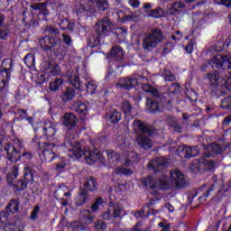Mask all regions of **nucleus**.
Returning <instances> with one entry per match:
<instances>
[{
	"label": "nucleus",
	"mask_w": 231,
	"mask_h": 231,
	"mask_svg": "<svg viewBox=\"0 0 231 231\" xmlns=\"http://www.w3.org/2000/svg\"><path fill=\"white\" fill-rule=\"evenodd\" d=\"M88 194L86 189H81L75 199V205L77 207H82L86 203V199H88Z\"/></svg>",
	"instance_id": "nucleus-32"
},
{
	"label": "nucleus",
	"mask_w": 231,
	"mask_h": 231,
	"mask_svg": "<svg viewBox=\"0 0 231 231\" xmlns=\"http://www.w3.org/2000/svg\"><path fill=\"white\" fill-rule=\"evenodd\" d=\"M148 17H152L153 19H160L165 15V12L162 7H157L156 9H150L146 11Z\"/></svg>",
	"instance_id": "nucleus-31"
},
{
	"label": "nucleus",
	"mask_w": 231,
	"mask_h": 231,
	"mask_svg": "<svg viewBox=\"0 0 231 231\" xmlns=\"http://www.w3.org/2000/svg\"><path fill=\"white\" fill-rule=\"evenodd\" d=\"M66 167H68V161H61L60 163L56 164V171L58 172H62Z\"/></svg>",
	"instance_id": "nucleus-58"
},
{
	"label": "nucleus",
	"mask_w": 231,
	"mask_h": 231,
	"mask_svg": "<svg viewBox=\"0 0 231 231\" xmlns=\"http://www.w3.org/2000/svg\"><path fill=\"white\" fill-rule=\"evenodd\" d=\"M45 33H49L51 36H45L40 40V46H42L43 51H51L54 55H59L60 51V31L54 25L49 24L43 30Z\"/></svg>",
	"instance_id": "nucleus-2"
},
{
	"label": "nucleus",
	"mask_w": 231,
	"mask_h": 231,
	"mask_svg": "<svg viewBox=\"0 0 231 231\" xmlns=\"http://www.w3.org/2000/svg\"><path fill=\"white\" fill-rule=\"evenodd\" d=\"M176 154L180 156V158H194L199 154V150L198 146L190 147L182 145L178 147Z\"/></svg>",
	"instance_id": "nucleus-14"
},
{
	"label": "nucleus",
	"mask_w": 231,
	"mask_h": 231,
	"mask_svg": "<svg viewBox=\"0 0 231 231\" xmlns=\"http://www.w3.org/2000/svg\"><path fill=\"white\" fill-rule=\"evenodd\" d=\"M111 14L113 15V12L109 11L107 13V16L103 17L101 20H99L94 26L96 33L97 35V38L93 37L90 39V41H93L90 42V47L95 48V46H98L100 44V38L102 35H106L108 33L109 30H111V26L113 24V22L111 21Z\"/></svg>",
	"instance_id": "nucleus-3"
},
{
	"label": "nucleus",
	"mask_w": 231,
	"mask_h": 231,
	"mask_svg": "<svg viewBox=\"0 0 231 231\" xmlns=\"http://www.w3.org/2000/svg\"><path fill=\"white\" fill-rule=\"evenodd\" d=\"M5 212L7 216H10V214H17V212H19V200L13 199L5 208Z\"/></svg>",
	"instance_id": "nucleus-29"
},
{
	"label": "nucleus",
	"mask_w": 231,
	"mask_h": 231,
	"mask_svg": "<svg viewBox=\"0 0 231 231\" xmlns=\"http://www.w3.org/2000/svg\"><path fill=\"white\" fill-rule=\"evenodd\" d=\"M110 55L117 62H122L124 60V51L120 46H114L110 51Z\"/></svg>",
	"instance_id": "nucleus-28"
},
{
	"label": "nucleus",
	"mask_w": 231,
	"mask_h": 231,
	"mask_svg": "<svg viewBox=\"0 0 231 231\" xmlns=\"http://www.w3.org/2000/svg\"><path fill=\"white\" fill-rule=\"evenodd\" d=\"M2 68L5 71H14V61L12 59H5L2 61Z\"/></svg>",
	"instance_id": "nucleus-43"
},
{
	"label": "nucleus",
	"mask_w": 231,
	"mask_h": 231,
	"mask_svg": "<svg viewBox=\"0 0 231 231\" xmlns=\"http://www.w3.org/2000/svg\"><path fill=\"white\" fill-rule=\"evenodd\" d=\"M215 3H217V5H224V6L227 8L231 5V0H215Z\"/></svg>",
	"instance_id": "nucleus-63"
},
{
	"label": "nucleus",
	"mask_w": 231,
	"mask_h": 231,
	"mask_svg": "<svg viewBox=\"0 0 231 231\" xmlns=\"http://www.w3.org/2000/svg\"><path fill=\"white\" fill-rule=\"evenodd\" d=\"M105 118L108 124H118L122 120V114L118 110L113 108L110 112L106 113Z\"/></svg>",
	"instance_id": "nucleus-21"
},
{
	"label": "nucleus",
	"mask_w": 231,
	"mask_h": 231,
	"mask_svg": "<svg viewBox=\"0 0 231 231\" xmlns=\"http://www.w3.org/2000/svg\"><path fill=\"white\" fill-rule=\"evenodd\" d=\"M23 60L28 68H33V66H35V54L33 53L27 54L24 57Z\"/></svg>",
	"instance_id": "nucleus-42"
},
{
	"label": "nucleus",
	"mask_w": 231,
	"mask_h": 231,
	"mask_svg": "<svg viewBox=\"0 0 231 231\" xmlns=\"http://www.w3.org/2000/svg\"><path fill=\"white\" fill-rule=\"evenodd\" d=\"M195 44L196 42H194V41L189 42V43L185 47V51H187V53H192V51H194Z\"/></svg>",
	"instance_id": "nucleus-62"
},
{
	"label": "nucleus",
	"mask_w": 231,
	"mask_h": 231,
	"mask_svg": "<svg viewBox=\"0 0 231 231\" xmlns=\"http://www.w3.org/2000/svg\"><path fill=\"white\" fill-rule=\"evenodd\" d=\"M171 181L174 183L176 189H185L189 185L187 177L180 170H174L170 172Z\"/></svg>",
	"instance_id": "nucleus-11"
},
{
	"label": "nucleus",
	"mask_w": 231,
	"mask_h": 231,
	"mask_svg": "<svg viewBox=\"0 0 231 231\" xmlns=\"http://www.w3.org/2000/svg\"><path fill=\"white\" fill-rule=\"evenodd\" d=\"M226 147L225 143H215L211 146V152L213 154H221L224 151H226Z\"/></svg>",
	"instance_id": "nucleus-38"
},
{
	"label": "nucleus",
	"mask_w": 231,
	"mask_h": 231,
	"mask_svg": "<svg viewBox=\"0 0 231 231\" xmlns=\"http://www.w3.org/2000/svg\"><path fill=\"white\" fill-rule=\"evenodd\" d=\"M95 3L99 12H106L109 10V2H107V0H95Z\"/></svg>",
	"instance_id": "nucleus-40"
},
{
	"label": "nucleus",
	"mask_w": 231,
	"mask_h": 231,
	"mask_svg": "<svg viewBox=\"0 0 231 231\" xmlns=\"http://www.w3.org/2000/svg\"><path fill=\"white\" fill-rule=\"evenodd\" d=\"M149 134H137L135 142L141 149L143 151H149V149H152L154 143H152V139H151Z\"/></svg>",
	"instance_id": "nucleus-16"
},
{
	"label": "nucleus",
	"mask_w": 231,
	"mask_h": 231,
	"mask_svg": "<svg viewBox=\"0 0 231 231\" xmlns=\"http://www.w3.org/2000/svg\"><path fill=\"white\" fill-rule=\"evenodd\" d=\"M62 124L69 129V131L66 133L64 137V142H66V136H73V139L75 138V135H73V133H71V129H73L77 125V116L73 113H66L62 117Z\"/></svg>",
	"instance_id": "nucleus-12"
},
{
	"label": "nucleus",
	"mask_w": 231,
	"mask_h": 231,
	"mask_svg": "<svg viewBox=\"0 0 231 231\" xmlns=\"http://www.w3.org/2000/svg\"><path fill=\"white\" fill-rule=\"evenodd\" d=\"M63 145L70 152H72V154H74L77 160H80V158L84 156L87 163L89 165H93V163L100 160V151H98V149H96L92 152L89 150H82L80 143H75L73 140V135L69 136V134H67L65 142H63Z\"/></svg>",
	"instance_id": "nucleus-1"
},
{
	"label": "nucleus",
	"mask_w": 231,
	"mask_h": 231,
	"mask_svg": "<svg viewBox=\"0 0 231 231\" xmlns=\"http://www.w3.org/2000/svg\"><path fill=\"white\" fill-rule=\"evenodd\" d=\"M97 12L95 7V2L93 0H80L79 5L76 6V14L78 17L89 16L91 14Z\"/></svg>",
	"instance_id": "nucleus-9"
},
{
	"label": "nucleus",
	"mask_w": 231,
	"mask_h": 231,
	"mask_svg": "<svg viewBox=\"0 0 231 231\" xmlns=\"http://www.w3.org/2000/svg\"><path fill=\"white\" fill-rule=\"evenodd\" d=\"M33 180V175L32 172H25L23 175V179L19 180L15 184H12L13 188L18 191L26 190L28 189V183H30Z\"/></svg>",
	"instance_id": "nucleus-18"
},
{
	"label": "nucleus",
	"mask_w": 231,
	"mask_h": 231,
	"mask_svg": "<svg viewBox=\"0 0 231 231\" xmlns=\"http://www.w3.org/2000/svg\"><path fill=\"white\" fill-rule=\"evenodd\" d=\"M72 111H75L81 116H86L88 115V104L82 101H75L72 105Z\"/></svg>",
	"instance_id": "nucleus-25"
},
{
	"label": "nucleus",
	"mask_w": 231,
	"mask_h": 231,
	"mask_svg": "<svg viewBox=\"0 0 231 231\" xmlns=\"http://www.w3.org/2000/svg\"><path fill=\"white\" fill-rule=\"evenodd\" d=\"M87 93L93 95L97 91V84L93 80L88 81L86 84Z\"/></svg>",
	"instance_id": "nucleus-47"
},
{
	"label": "nucleus",
	"mask_w": 231,
	"mask_h": 231,
	"mask_svg": "<svg viewBox=\"0 0 231 231\" xmlns=\"http://www.w3.org/2000/svg\"><path fill=\"white\" fill-rule=\"evenodd\" d=\"M169 166V161L163 157H159L148 163L149 171L155 172H166Z\"/></svg>",
	"instance_id": "nucleus-13"
},
{
	"label": "nucleus",
	"mask_w": 231,
	"mask_h": 231,
	"mask_svg": "<svg viewBox=\"0 0 231 231\" xmlns=\"http://www.w3.org/2000/svg\"><path fill=\"white\" fill-rule=\"evenodd\" d=\"M138 153L134 152H128L126 154L125 165H131V163H138Z\"/></svg>",
	"instance_id": "nucleus-37"
},
{
	"label": "nucleus",
	"mask_w": 231,
	"mask_h": 231,
	"mask_svg": "<svg viewBox=\"0 0 231 231\" xmlns=\"http://www.w3.org/2000/svg\"><path fill=\"white\" fill-rule=\"evenodd\" d=\"M187 5L184 2L181 1H175L171 4L170 9H168L167 14L168 15H174L175 14H178L180 12H183Z\"/></svg>",
	"instance_id": "nucleus-24"
},
{
	"label": "nucleus",
	"mask_w": 231,
	"mask_h": 231,
	"mask_svg": "<svg viewBox=\"0 0 231 231\" xmlns=\"http://www.w3.org/2000/svg\"><path fill=\"white\" fill-rule=\"evenodd\" d=\"M164 97H156L157 99L152 97L146 98V107L150 113H162L165 106L172 104V99L169 98V94L165 93Z\"/></svg>",
	"instance_id": "nucleus-6"
},
{
	"label": "nucleus",
	"mask_w": 231,
	"mask_h": 231,
	"mask_svg": "<svg viewBox=\"0 0 231 231\" xmlns=\"http://www.w3.org/2000/svg\"><path fill=\"white\" fill-rule=\"evenodd\" d=\"M104 203V199L102 198H98L94 204L92 205L91 208H92V212H97V210H98V208L100 207V205H102Z\"/></svg>",
	"instance_id": "nucleus-57"
},
{
	"label": "nucleus",
	"mask_w": 231,
	"mask_h": 231,
	"mask_svg": "<svg viewBox=\"0 0 231 231\" xmlns=\"http://www.w3.org/2000/svg\"><path fill=\"white\" fill-rule=\"evenodd\" d=\"M57 23L62 31L69 30V32H73L75 30V23L68 20V18L58 16Z\"/></svg>",
	"instance_id": "nucleus-22"
},
{
	"label": "nucleus",
	"mask_w": 231,
	"mask_h": 231,
	"mask_svg": "<svg viewBox=\"0 0 231 231\" xmlns=\"http://www.w3.org/2000/svg\"><path fill=\"white\" fill-rule=\"evenodd\" d=\"M20 160L23 162H32L33 160V153L30 152H23L22 154L20 152Z\"/></svg>",
	"instance_id": "nucleus-53"
},
{
	"label": "nucleus",
	"mask_w": 231,
	"mask_h": 231,
	"mask_svg": "<svg viewBox=\"0 0 231 231\" xmlns=\"http://www.w3.org/2000/svg\"><path fill=\"white\" fill-rule=\"evenodd\" d=\"M79 221L81 225H91L95 221V217L91 215L88 209H82L79 213Z\"/></svg>",
	"instance_id": "nucleus-23"
},
{
	"label": "nucleus",
	"mask_w": 231,
	"mask_h": 231,
	"mask_svg": "<svg viewBox=\"0 0 231 231\" xmlns=\"http://www.w3.org/2000/svg\"><path fill=\"white\" fill-rule=\"evenodd\" d=\"M24 147L23 140L14 139L13 144L7 143L4 145V151L6 152L7 160L11 163H17L21 160V151Z\"/></svg>",
	"instance_id": "nucleus-5"
},
{
	"label": "nucleus",
	"mask_w": 231,
	"mask_h": 231,
	"mask_svg": "<svg viewBox=\"0 0 231 231\" xmlns=\"http://www.w3.org/2000/svg\"><path fill=\"white\" fill-rule=\"evenodd\" d=\"M180 89H181V85H180V83H172L168 88V91L171 95H176V93H180Z\"/></svg>",
	"instance_id": "nucleus-50"
},
{
	"label": "nucleus",
	"mask_w": 231,
	"mask_h": 231,
	"mask_svg": "<svg viewBox=\"0 0 231 231\" xmlns=\"http://www.w3.org/2000/svg\"><path fill=\"white\" fill-rule=\"evenodd\" d=\"M143 91H144L145 93H150L151 95H152L153 97H160L162 98V97H163L164 98L166 97L165 93H161L160 91H158V89H156L154 87L149 85V84H144L142 87Z\"/></svg>",
	"instance_id": "nucleus-30"
},
{
	"label": "nucleus",
	"mask_w": 231,
	"mask_h": 231,
	"mask_svg": "<svg viewBox=\"0 0 231 231\" xmlns=\"http://www.w3.org/2000/svg\"><path fill=\"white\" fill-rule=\"evenodd\" d=\"M169 125L171 127V129H173L175 133H181L182 127L180 125V124H178V121H176L175 118H171Z\"/></svg>",
	"instance_id": "nucleus-45"
},
{
	"label": "nucleus",
	"mask_w": 231,
	"mask_h": 231,
	"mask_svg": "<svg viewBox=\"0 0 231 231\" xmlns=\"http://www.w3.org/2000/svg\"><path fill=\"white\" fill-rule=\"evenodd\" d=\"M83 186L85 190H89L90 192L98 189V183H97V179H95V177H88L85 179Z\"/></svg>",
	"instance_id": "nucleus-27"
},
{
	"label": "nucleus",
	"mask_w": 231,
	"mask_h": 231,
	"mask_svg": "<svg viewBox=\"0 0 231 231\" xmlns=\"http://www.w3.org/2000/svg\"><path fill=\"white\" fill-rule=\"evenodd\" d=\"M19 176V167L13 166L12 172L7 175V181L8 183L11 182L10 180H15Z\"/></svg>",
	"instance_id": "nucleus-49"
},
{
	"label": "nucleus",
	"mask_w": 231,
	"mask_h": 231,
	"mask_svg": "<svg viewBox=\"0 0 231 231\" xmlns=\"http://www.w3.org/2000/svg\"><path fill=\"white\" fill-rule=\"evenodd\" d=\"M231 124V116H227L223 120V127H228Z\"/></svg>",
	"instance_id": "nucleus-64"
},
{
	"label": "nucleus",
	"mask_w": 231,
	"mask_h": 231,
	"mask_svg": "<svg viewBox=\"0 0 231 231\" xmlns=\"http://www.w3.org/2000/svg\"><path fill=\"white\" fill-rule=\"evenodd\" d=\"M61 86H62V79H56L54 81L50 83L49 89L51 91H59Z\"/></svg>",
	"instance_id": "nucleus-44"
},
{
	"label": "nucleus",
	"mask_w": 231,
	"mask_h": 231,
	"mask_svg": "<svg viewBox=\"0 0 231 231\" xmlns=\"http://www.w3.org/2000/svg\"><path fill=\"white\" fill-rule=\"evenodd\" d=\"M116 174H124L125 176H131V174H133V171L125 167H119L116 169Z\"/></svg>",
	"instance_id": "nucleus-52"
},
{
	"label": "nucleus",
	"mask_w": 231,
	"mask_h": 231,
	"mask_svg": "<svg viewBox=\"0 0 231 231\" xmlns=\"http://www.w3.org/2000/svg\"><path fill=\"white\" fill-rule=\"evenodd\" d=\"M122 216V207L118 204L110 207L106 211L102 214V217L105 221H115Z\"/></svg>",
	"instance_id": "nucleus-15"
},
{
	"label": "nucleus",
	"mask_w": 231,
	"mask_h": 231,
	"mask_svg": "<svg viewBox=\"0 0 231 231\" xmlns=\"http://www.w3.org/2000/svg\"><path fill=\"white\" fill-rule=\"evenodd\" d=\"M32 10H40V12H43L46 10V3H38L31 5Z\"/></svg>",
	"instance_id": "nucleus-56"
},
{
	"label": "nucleus",
	"mask_w": 231,
	"mask_h": 231,
	"mask_svg": "<svg viewBox=\"0 0 231 231\" xmlns=\"http://www.w3.org/2000/svg\"><path fill=\"white\" fill-rule=\"evenodd\" d=\"M172 43L171 42H168L166 44H164L162 46V53L163 55H167V53H171V51H172Z\"/></svg>",
	"instance_id": "nucleus-59"
},
{
	"label": "nucleus",
	"mask_w": 231,
	"mask_h": 231,
	"mask_svg": "<svg viewBox=\"0 0 231 231\" xmlns=\"http://www.w3.org/2000/svg\"><path fill=\"white\" fill-rule=\"evenodd\" d=\"M55 143H42L39 144L38 154L42 162H46L50 163L57 158V153L53 151Z\"/></svg>",
	"instance_id": "nucleus-7"
},
{
	"label": "nucleus",
	"mask_w": 231,
	"mask_h": 231,
	"mask_svg": "<svg viewBox=\"0 0 231 231\" xmlns=\"http://www.w3.org/2000/svg\"><path fill=\"white\" fill-rule=\"evenodd\" d=\"M220 107H222V109H231V97L222 99Z\"/></svg>",
	"instance_id": "nucleus-54"
},
{
	"label": "nucleus",
	"mask_w": 231,
	"mask_h": 231,
	"mask_svg": "<svg viewBox=\"0 0 231 231\" xmlns=\"http://www.w3.org/2000/svg\"><path fill=\"white\" fill-rule=\"evenodd\" d=\"M75 95H77L75 89L67 88L63 92H61L60 98L66 104L67 102H71V100L75 98Z\"/></svg>",
	"instance_id": "nucleus-26"
},
{
	"label": "nucleus",
	"mask_w": 231,
	"mask_h": 231,
	"mask_svg": "<svg viewBox=\"0 0 231 231\" xmlns=\"http://www.w3.org/2000/svg\"><path fill=\"white\" fill-rule=\"evenodd\" d=\"M207 78L209 79L210 86H217L219 84V72H209L208 73Z\"/></svg>",
	"instance_id": "nucleus-36"
},
{
	"label": "nucleus",
	"mask_w": 231,
	"mask_h": 231,
	"mask_svg": "<svg viewBox=\"0 0 231 231\" xmlns=\"http://www.w3.org/2000/svg\"><path fill=\"white\" fill-rule=\"evenodd\" d=\"M42 133L47 138H53L57 133V126L50 120H45L42 125Z\"/></svg>",
	"instance_id": "nucleus-20"
},
{
	"label": "nucleus",
	"mask_w": 231,
	"mask_h": 231,
	"mask_svg": "<svg viewBox=\"0 0 231 231\" xmlns=\"http://www.w3.org/2000/svg\"><path fill=\"white\" fill-rule=\"evenodd\" d=\"M143 183L146 189H158L159 190H171L172 189V184L169 182V179L167 177H163L159 180H154L152 177H146L143 179Z\"/></svg>",
	"instance_id": "nucleus-8"
},
{
	"label": "nucleus",
	"mask_w": 231,
	"mask_h": 231,
	"mask_svg": "<svg viewBox=\"0 0 231 231\" xmlns=\"http://www.w3.org/2000/svg\"><path fill=\"white\" fill-rule=\"evenodd\" d=\"M69 81L75 89H80V88H82V82L77 74L70 75L69 77Z\"/></svg>",
	"instance_id": "nucleus-35"
},
{
	"label": "nucleus",
	"mask_w": 231,
	"mask_h": 231,
	"mask_svg": "<svg viewBox=\"0 0 231 231\" xmlns=\"http://www.w3.org/2000/svg\"><path fill=\"white\" fill-rule=\"evenodd\" d=\"M61 37L63 38L64 44L71 46V36H69V34L62 33Z\"/></svg>",
	"instance_id": "nucleus-61"
},
{
	"label": "nucleus",
	"mask_w": 231,
	"mask_h": 231,
	"mask_svg": "<svg viewBox=\"0 0 231 231\" xmlns=\"http://www.w3.org/2000/svg\"><path fill=\"white\" fill-rule=\"evenodd\" d=\"M163 32L160 28H152L150 32L144 34L142 40V46L143 50L150 51V50H154L158 44L163 42Z\"/></svg>",
	"instance_id": "nucleus-4"
},
{
	"label": "nucleus",
	"mask_w": 231,
	"mask_h": 231,
	"mask_svg": "<svg viewBox=\"0 0 231 231\" xmlns=\"http://www.w3.org/2000/svg\"><path fill=\"white\" fill-rule=\"evenodd\" d=\"M94 226L97 228V230H106L107 228V225L102 220L96 221L94 223Z\"/></svg>",
	"instance_id": "nucleus-55"
},
{
	"label": "nucleus",
	"mask_w": 231,
	"mask_h": 231,
	"mask_svg": "<svg viewBox=\"0 0 231 231\" xmlns=\"http://www.w3.org/2000/svg\"><path fill=\"white\" fill-rule=\"evenodd\" d=\"M203 165H205L207 171H214L216 169V162L209 159H205Z\"/></svg>",
	"instance_id": "nucleus-51"
},
{
	"label": "nucleus",
	"mask_w": 231,
	"mask_h": 231,
	"mask_svg": "<svg viewBox=\"0 0 231 231\" xmlns=\"http://www.w3.org/2000/svg\"><path fill=\"white\" fill-rule=\"evenodd\" d=\"M206 64H211L212 68H217V69L228 71V69H231V56L217 55L211 60V61H207Z\"/></svg>",
	"instance_id": "nucleus-10"
},
{
	"label": "nucleus",
	"mask_w": 231,
	"mask_h": 231,
	"mask_svg": "<svg viewBox=\"0 0 231 231\" xmlns=\"http://www.w3.org/2000/svg\"><path fill=\"white\" fill-rule=\"evenodd\" d=\"M106 156L108 158L109 163L112 165H116L120 160V155L116 154V152L113 150H107L106 151Z\"/></svg>",
	"instance_id": "nucleus-34"
},
{
	"label": "nucleus",
	"mask_w": 231,
	"mask_h": 231,
	"mask_svg": "<svg viewBox=\"0 0 231 231\" xmlns=\"http://www.w3.org/2000/svg\"><path fill=\"white\" fill-rule=\"evenodd\" d=\"M39 212H41V208L39 206H35L34 209L31 213V219L35 221V219H37V216L39 215Z\"/></svg>",
	"instance_id": "nucleus-60"
},
{
	"label": "nucleus",
	"mask_w": 231,
	"mask_h": 231,
	"mask_svg": "<svg viewBox=\"0 0 231 231\" xmlns=\"http://www.w3.org/2000/svg\"><path fill=\"white\" fill-rule=\"evenodd\" d=\"M12 72L10 70H1L0 71V91L5 88L6 82L10 79Z\"/></svg>",
	"instance_id": "nucleus-33"
},
{
	"label": "nucleus",
	"mask_w": 231,
	"mask_h": 231,
	"mask_svg": "<svg viewBox=\"0 0 231 231\" xmlns=\"http://www.w3.org/2000/svg\"><path fill=\"white\" fill-rule=\"evenodd\" d=\"M121 109L125 115H130L131 111H133V106L129 101H124L122 103Z\"/></svg>",
	"instance_id": "nucleus-48"
},
{
	"label": "nucleus",
	"mask_w": 231,
	"mask_h": 231,
	"mask_svg": "<svg viewBox=\"0 0 231 231\" xmlns=\"http://www.w3.org/2000/svg\"><path fill=\"white\" fill-rule=\"evenodd\" d=\"M134 86H138L137 78H121L116 84V88H121V89H133Z\"/></svg>",
	"instance_id": "nucleus-19"
},
{
	"label": "nucleus",
	"mask_w": 231,
	"mask_h": 231,
	"mask_svg": "<svg viewBox=\"0 0 231 231\" xmlns=\"http://www.w3.org/2000/svg\"><path fill=\"white\" fill-rule=\"evenodd\" d=\"M116 15L118 17L119 23H125V21H133V19H134V14L125 15V13H124V11H117Z\"/></svg>",
	"instance_id": "nucleus-41"
},
{
	"label": "nucleus",
	"mask_w": 231,
	"mask_h": 231,
	"mask_svg": "<svg viewBox=\"0 0 231 231\" xmlns=\"http://www.w3.org/2000/svg\"><path fill=\"white\" fill-rule=\"evenodd\" d=\"M133 127L134 133H139V134H149V136H153L156 134V130H154L152 126H149L147 124L135 119L133 123Z\"/></svg>",
	"instance_id": "nucleus-17"
},
{
	"label": "nucleus",
	"mask_w": 231,
	"mask_h": 231,
	"mask_svg": "<svg viewBox=\"0 0 231 231\" xmlns=\"http://www.w3.org/2000/svg\"><path fill=\"white\" fill-rule=\"evenodd\" d=\"M162 77L165 80V82H176V76L169 69H164L162 71Z\"/></svg>",
	"instance_id": "nucleus-39"
},
{
	"label": "nucleus",
	"mask_w": 231,
	"mask_h": 231,
	"mask_svg": "<svg viewBox=\"0 0 231 231\" xmlns=\"http://www.w3.org/2000/svg\"><path fill=\"white\" fill-rule=\"evenodd\" d=\"M216 189V184H211L210 188L207 190L206 193L203 194V196L199 198V200L200 203H205V201H207V199L208 198V196H210L211 192H214Z\"/></svg>",
	"instance_id": "nucleus-46"
}]
</instances>
